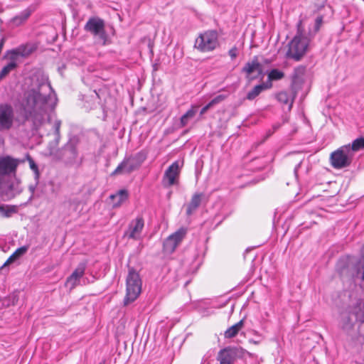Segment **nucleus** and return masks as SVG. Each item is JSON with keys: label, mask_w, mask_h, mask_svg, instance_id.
Instances as JSON below:
<instances>
[{"label": "nucleus", "mask_w": 364, "mask_h": 364, "mask_svg": "<svg viewBox=\"0 0 364 364\" xmlns=\"http://www.w3.org/2000/svg\"><path fill=\"white\" fill-rule=\"evenodd\" d=\"M61 122L60 120H56L54 124L55 133L57 136H59L60 134V127Z\"/></svg>", "instance_id": "39"}, {"label": "nucleus", "mask_w": 364, "mask_h": 364, "mask_svg": "<svg viewBox=\"0 0 364 364\" xmlns=\"http://www.w3.org/2000/svg\"><path fill=\"white\" fill-rule=\"evenodd\" d=\"M277 99L280 103L283 105H288L289 109H291L293 105L294 98L291 97V96L287 92L282 91L279 92L277 95Z\"/></svg>", "instance_id": "25"}, {"label": "nucleus", "mask_w": 364, "mask_h": 364, "mask_svg": "<svg viewBox=\"0 0 364 364\" xmlns=\"http://www.w3.org/2000/svg\"><path fill=\"white\" fill-rule=\"evenodd\" d=\"M272 82L262 83L255 86L247 95V99L252 100L255 99L262 91L272 87Z\"/></svg>", "instance_id": "21"}, {"label": "nucleus", "mask_w": 364, "mask_h": 364, "mask_svg": "<svg viewBox=\"0 0 364 364\" xmlns=\"http://www.w3.org/2000/svg\"><path fill=\"white\" fill-rule=\"evenodd\" d=\"M203 197V194L199 193H196L192 196L190 202L186 205V214L187 216L192 215L198 210L202 202Z\"/></svg>", "instance_id": "15"}, {"label": "nucleus", "mask_w": 364, "mask_h": 364, "mask_svg": "<svg viewBox=\"0 0 364 364\" xmlns=\"http://www.w3.org/2000/svg\"><path fill=\"white\" fill-rule=\"evenodd\" d=\"M355 320L350 311H344L341 314V325L343 329H350L353 327Z\"/></svg>", "instance_id": "23"}, {"label": "nucleus", "mask_w": 364, "mask_h": 364, "mask_svg": "<svg viewBox=\"0 0 364 364\" xmlns=\"http://www.w3.org/2000/svg\"><path fill=\"white\" fill-rule=\"evenodd\" d=\"M29 85L24 90L21 106L26 119H31L38 128L46 120L50 122V112L55 107L57 97L48 78L43 73H36L29 79Z\"/></svg>", "instance_id": "1"}, {"label": "nucleus", "mask_w": 364, "mask_h": 364, "mask_svg": "<svg viewBox=\"0 0 364 364\" xmlns=\"http://www.w3.org/2000/svg\"><path fill=\"white\" fill-rule=\"evenodd\" d=\"M129 193L125 189H121L118 191L115 194H112L109 196L110 200L112 202L113 208L119 207L124 201L128 199Z\"/></svg>", "instance_id": "19"}, {"label": "nucleus", "mask_w": 364, "mask_h": 364, "mask_svg": "<svg viewBox=\"0 0 364 364\" xmlns=\"http://www.w3.org/2000/svg\"><path fill=\"white\" fill-rule=\"evenodd\" d=\"M255 71L259 74H261L262 72V67L259 62L257 56H254L250 61H248L247 63H245V66L242 69V72L246 73L248 75Z\"/></svg>", "instance_id": "16"}, {"label": "nucleus", "mask_w": 364, "mask_h": 364, "mask_svg": "<svg viewBox=\"0 0 364 364\" xmlns=\"http://www.w3.org/2000/svg\"><path fill=\"white\" fill-rule=\"evenodd\" d=\"M350 153L354 157L355 153L364 149V137L361 136L355 139L351 144L345 145Z\"/></svg>", "instance_id": "22"}, {"label": "nucleus", "mask_w": 364, "mask_h": 364, "mask_svg": "<svg viewBox=\"0 0 364 364\" xmlns=\"http://www.w3.org/2000/svg\"><path fill=\"white\" fill-rule=\"evenodd\" d=\"M144 159L145 156L141 153H138L134 157L126 158L112 173V176L130 173L133 171L137 169L141 166Z\"/></svg>", "instance_id": "8"}, {"label": "nucleus", "mask_w": 364, "mask_h": 364, "mask_svg": "<svg viewBox=\"0 0 364 364\" xmlns=\"http://www.w3.org/2000/svg\"><path fill=\"white\" fill-rule=\"evenodd\" d=\"M24 160L14 159L10 156L0 157V176L15 175L20 163Z\"/></svg>", "instance_id": "12"}, {"label": "nucleus", "mask_w": 364, "mask_h": 364, "mask_svg": "<svg viewBox=\"0 0 364 364\" xmlns=\"http://www.w3.org/2000/svg\"><path fill=\"white\" fill-rule=\"evenodd\" d=\"M212 107L210 106V105L209 103H208L205 106H204L200 112V115H203L210 108H211Z\"/></svg>", "instance_id": "41"}, {"label": "nucleus", "mask_w": 364, "mask_h": 364, "mask_svg": "<svg viewBox=\"0 0 364 364\" xmlns=\"http://www.w3.org/2000/svg\"><path fill=\"white\" fill-rule=\"evenodd\" d=\"M228 55L231 60H234L239 55V48L235 46H233L228 50Z\"/></svg>", "instance_id": "38"}, {"label": "nucleus", "mask_w": 364, "mask_h": 364, "mask_svg": "<svg viewBox=\"0 0 364 364\" xmlns=\"http://www.w3.org/2000/svg\"><path fill=\"white\" fill-rule=\"evenodd\" d=\"M10 62L2 68L0 71V80L7 76L11 71L18 67V63L15 60H9Z\"/></svg>", "instance_id": "27"}, {"label": "nucleus", "mask_w": 364, "mask_h": 364, "mask_svg": "<svg viewBox=\"0 0 364 364\" xmlns=\"http://www.w3.org/2000/svg\"><path fill=\"white\" fill-rule=\"evenodd\" d=\"M177 247V244L170 236H168L164 242V250L168 253H172L174 252Z\"/></svg>", "instance_id": "31"}, {"label": "nucleus", "mask_w": 364, "mask_h": 364, "mask_svg": "<svg viewBox=\"0 0 364 364\" xmlns=\"http://www.w3.org/2000/svg\"><path fill=\"white\" fill-rule=\"evenodd\" d=\"M309 38L301 33H297L289 43L287 56L296 61L299 60L306 53Z\"/></svg>", "instance_id": "5"}, {"label": "nucleus", "mask_w": 364, "mask_h": 364, "mask_svg": "<svg viewBox=\"0 0 364 364\" xmlns=\"http://www.w3.org/2000/svg\"><path fill=\"white\" fill-rule=\"evenodd\" d=\"M144 228V219L142 215H138L130 221L127 229L124 232V236L129 239L139 240Z\"/></svg>", "instance_id": "11"}, {"label": "nucleus", "mask_w": 364, "mask_h": 364, "mask_svg": "<svg viewBox=\"0 0 364 364\" xmlns=\"http://www.w3.org/2000/svg\"><path fill=\"white\" fill-rule=\"evenodd\" d=\"M35 188H36V187H35L34 186H29V190H30V191H31L32 193H34V191H35Z\"/></svg>", "instance_id": "42"}, {"label": "nucleus", "mask_w": 364, "mask_h": 364, "mask_svg": "<svg viewBox=\"0 0 364 364\" xmlns=\"http://www.w3.org/2000/svg\"><path fill=\"white\" fill-rule=\"evenodd\" d=\"M245 353V350L237 347H226L221 349L217 355V360L228 364H234L238 357H242Z\"/></svg>", "instance_id": "10"}, {"label": "nucleus", "mask_w": 364, "mask_h": 364, "mask_svg": "<svg viewBox=\"0 0 364 364\" xmlns=\"http://www.w3.org/2000/svg\"><path fill=\"white\" fill-rule=\"evenodd\" d=\"M350 311L355 320V322L358 321L360 323H364V306H355Z\"/></svg>", "instance_id": "28"}, {"label": "nucleus", "mask_w": 364, "mask_h": 364, "mask_svg": "<svg viewBox=\"0 0 364 364\" xmlns=\"http://www.w3.org/2000/svg\"><path fill=\"white\" fill-rule=\"evenodd\" d=\"M16 212V208L15 206H0V213L4 217L9 218L11 215L12 213H14Z\"/></svg>", "instance_id": "34"}, {"label": "nucleus", "mask_w": 364, "mask_h": 364, "mask_svg": "<svg viewBox=\"0 0 364 364\" xmlns=\"http://www.w3.org/2000/svg\"><path fill=\"white\" fill-rule=\"evenodd\" d=\"M141 279L134 268H129L126 280V296L124 299V305L134 301L141 291Z\"/></svg>", "instance_id": "3"}, {"label": "nucleus", "mask_w": 364, "mask_h": 364, "mask_svg": "<svg viewBox=\"0 0 364 364\" xmlns=\"http://www.w3.org/2000/svg\"><path fill=\"white\" fill-rule=\"evenodd\" d=\"M360 259L355 263L353 269V277L364 281V245L360 252Z\"/></svg>", "instance_id": "17"}, {"label": "nucleus", "mask_w": 364, "mask_h": 364, "mask_svg": "<svg viewBox=\"0 0 364 364\" xmlns=\"http://www.w3.org/2000/svg\"><path fill=\"white\" fill-rule=\"evenodd\" d=\"M77 141L70 140L62 149L60 157L67 164H73L77 161L78 152L77 149Z\"/></svg>", "instance_id": "14"}, {"label": "nucleus", "mask_w": 364, "mask_h": 364, "mask_svg": "<svg viewBox=\"0 0 364 364\" xmlns=\"http://www.w3.org/2000/svg\"><path fill=\"white\" fill-rule=\"evenodd\" d=\"M187 234V229L185 228H181L176 232L170 235L173 241L176 242L177 245L181 242L183 239L185 237Z\"/></svg>", "instance_id": "30"}, {"label": "nucleus", "mask_w": 364, "mask_h": 364, "mask_svg": "<svg viewBox=\"0 0 364 364\" xmlns=\"http://www.w3.org/2000/svg\"><path fill=\"white\" fill-rule=\"evenodd\" d=\"M284 73L278 70V69H272L270 70V72L268 73V82H271L274 80H279L284 77Z\"/></svg>", "instance_id": "33"}, {"label": "nucleus", "mask_w": 364, "mask_h": 364, "mask_svg": "<svg viewBox=\"0 0 364 364\" xmlns=\"http://www.w3.org/2000/svg\"><path fill=\"white\" fill-rule=\"evenodd\" d=\"M84 30L92 35L96 44L106 46L110 43L105 31V21L99 17L90 18L84 26Z\"/></svg>", "instance_id": "2"}, {"label": "nucleus", "mask_w": 364, "mask_h": 364, "mask_svg": "<svg viewBox=\"0 0 364 364\" xmlns=\"http://www.w3.org/2000/svg\"><path fill=\"white\" fill-rule=\"evenodd\" d=\"M95 92L96 95L100 98V95H99V93H98V92H97L96 91H95Z\"/></svg>", "instance_id": "43"}, {"label": "nucleus", "mask_w": 364, "mask_h": 364, "mask_svg": "<svg viewBox=\"0 0 364 364\" xmlns=\"http://www.w3.org/2000/svg\"><path fill=\"white\" fill-rule=\"evenodd\" d=\"M38 48V43L36 41H28L22 43L13 49L9 50L6 53V56L12 60L18 63L19 58H27L36 51Z\"/></svg>", "instance_id": "6"}, {"label": "nucleus", "mask_w": 364, "mask_h": 364, "mask_svg": "<svg viewBox=\"0 0 364 364\" xmlns=\"http://www.w3.org/2000/svg\"><path fill=\"white\" fill-rule=\"evenodd\" d=\"M26 159L28 161V162L29 164L30 168L33 171V173L35 174V179H36V183H37L38 181L39 176H40V173H39L38 165L36 164L34 160L31 158V156L28 154H26Z\"/></svg>", "instance_id": "32"}, {"label": "nucleus", "mask_w": 364, "mask_h": 364, "mask_svg": "<svg viewBox=\"0 0 364 364\" xmlns=\"http://www.w3.org/2000/svg\"><path fill=\"white\" fill-rule=\"evenodd\" d=\"M183 161H176L165 171L162 178V184L165 187H170L178 183V178Z\"/></svg>", "instance_id": "9"}, {"label": "nucleus", "mask_w": 364, "mask_h": 364, "mask_svg": "<svg viewBox=\"0 0 364 364\" xmlns=\"http://www.w3.org/2000/svg\"><path fill=\"white\" fill-rule=\"evenodd\" d=\"M303 160H300L298 164L294 167V172L296 177L298 176L299 168L301 166Z\"/></svg>", "instance_id": "40"}, {"label": "nucleus", "mask_w": 364, "mask_h": 364, "mask_svg": "<svg viewBox=\"0 0 364 364\" xmlns=\"http://www.w3.org/2000/svg\"><path fill=\"white\" fill-rule=\"evenodd\" d=\"M198 106H192L182 117H181V125L185 127L191 119H193L197 112Z\"/></svg>", "instance_id": "26"}, {"label": "nucleus", "mask_w": 364, "mask_h": 364, "mask_svg": "<svg viewBox=\"0 0 364 364\" xmlns=\"http://www.w3.org/2000/svg\"><path fill=\"white\" fill-rule=\"evenodd\" d=\"M67 205L70 215L73 213H80L81 210V209H80V207L81 206V200L77 198L69 200Z\"/></svg>", "instance_id": "29"}, {"label": "nucleus", "mask_w": 364, "mask_h": 364, "mask_svg": "<svg viewBox=\"0 0 364 364\" xmlns=\"http://www.w3.org/2000/svg\"><path fill=\"white\" fill-rule=\"evenodd\" d=\"M29 249V245L22 246L15 250V252L10 255V257L7 259V260L3 264L1 267H0V269H4L6 266L13 263L17 259L25 255Z\"/></svg>", "instance_id": "20"}, {"label": "nucleus", "mask_w": 364, "mask_h": 364, "mask_svg": "<svg viewBox=\"0 0 364 364\" xmlns=\"http://www.w3.org/2000/svg\"><path fill=\"white\" fill-rule=\"evenodd\" d=\"M79 279L71 274L66 280V284L70 286L71 289L74 288L78 283Z\"/></svg>", "instance_id": "37"}, {"label": "nucleus", "mask_w": 364, "mask_h": 364, "mask_svg": "<svg viewBox=\"0 0 364 364\" xmlns=\"http://www.w3.org/2000/svg\"><path fill=\"white\" fill-rule=\"evenodd\" d=\"M353 158L346 146L343 145L331 154L330 162L334 168L341 169L349 166Z\"/></svg>", "instance_id": "7"}, {"label": "nucleus", "mask_w": 364, "mask_h": 364, "mask_svg": "<svg viewBox=\"0 0 364 364\" xmlns=\"http://www.w3.org/2000/svg\"><path fill=\"white\" fill-rule=\"evenodd\" d=\"M86 264L85 263H80L72 273L73 277H75L77 279H80L83 276Z\"/></svg>", "instance_id": "35"}, {"label": "nucleus", "mask_w": 364, "mask_h": 364, "mask_svg": "<svg viewBox=\"0 0 364 364\" xmlns=\"http://www.w3.org/2000/svg\"><path fill=\"white\" fill-rule=\"evenodd\" d=\"M34 11V8L33 6H29L22 11L19 14L14 16L11 22L16 26H19L23 24L28 18L30 17L31 14Z\"/></svg>", "instance_id": "18"}, {"label": "nucleus", "mask_w": 364, "mask_h": 364, "mask_svg": "<svg viewBox=\"0 0 364 364\" xmlns=\"http://www.w3.org/2000/svg\"><path fill=\"white\" fill-rule=\"evenodd\" d=\"M220 45L218 33L215 30H208L200 33L195 41L194 48L200 52H210Z\"/></svg>", "instance_id": "4"}, {"label": "nucleus", "mask_w": 364, "mask_h": 364, "mask_svg": "<svg viewBox=\"0 0 364 364\" xmlns=\"http://www.w3.org/2000/svg\"><path fill=\"white\" fill-rule=\"evenodd\" d=\"M226 98V95H219L214 97L210 102H208L210 106L213 107V106L222 102Z\"/></svg>", "instance_id": "36"}, {"label": "nucleus", "mask_w": 364, "mask_h": 364, "mask_svg": "<svg viewBox=\"0 0 364 364\" xmlns=\"http://www.w3.org/2000/svg\"><path fill=\"white\" fill-rule=\"evenodd\" d=\"M14 112L11 105L0 104V129L9 130L14 122Z\"/></svg>", "instance_id": "13"}, {"label": "nucleus", "mask_w": 364, "mask_h": 364, "mask_svg": "<svg viewBox=\"0 0 364 364\" xmlns=\"http://www.w3.org/2000/svg\"><path fill=\"white\" fill-rule=\"evenodd\" d=\"M243 326L244 321L243 320H240L239 322L232 325L225 331L224 334L225 337L226 338H232L235 337L238 333V332L242 329Z\"/></svg>", "instance_id": "24"}, {"label": "nucleus", "mask_w": 364, "mask_h": 364, "mask_svg": "<svg viewBox=\"0 0 364 364\" xmlns=\"http://www.w3.org/2000/svg\"><path fill=\"white\" fill-rule=\"evenodd\" d=\"M218 362H219V364H228V363H223L221 361H218Z\"/></svg>", "instance_id": "44"}, {"label": "nucleus", "mask_w": 364, "mask_h": 364, "mask_svg": "<svg viewBox=\"0 0 364 364\" xmlns=\"http://www.w3.org/2000/svg\"><path fill=\"white\" fill-rule=\"evenodd\" d=\"M99 364H105V360H102V362H100Z\"/></svg>", "instance_id": "45"}]
</instances>
